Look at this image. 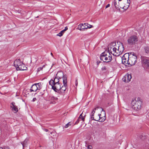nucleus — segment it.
<instances>
[{
  "mask_svg": "<svg viewBox=\"0 0 149 149\" xmlns=\"http://www.w3.org/2000/svg\"><path fill=\"white\" fill-rule=\"evenodd\" d=\"M116 43L115 42H111L108 46V52H111L113 55L118 56L121 54L123 52L124 47L122 43H120L118 47V48L114 47Z\"/></svg>",
  "mask_w": 149,
  "mask_h": 149,
  "instance_id": "1",
  "label": "nucleus"
},
{
  "mask_svg": "<svg viewBox=\"0 0 149 149\" xmlns=\"http://www.w3.org/2000/svg\"><path fill=\"white\" fill-rule=\"evenodd\" d=\"M102 111L103 109L101 107H99L95 108L91 112V119L97 121H100V113H102Z\"/></svg>",
  "mask_w": 149,
  "mask_h": 149,
  "instance_id": "2",
  "label": "nucleus"
},
{
  "mask_svg": "<svg viewBox=\"0 0 149 149\" xmlns=\"http://www.w3.org/2000/svg\"><path fill=\"white\" fill-rule=\"evenodd\" d=\"M124 4H120L119 2L117 3L115 1H114V4L115 7L117 10H120V8L124 9L125 10H126L129 7L130 1V0H124Z\"/></svg>",
  "mask_w": 149,
  "mask_h": 149,
  "instance_id": "3",
  "label": "nucleus"
},
{
  "mask_svg": "<svg viewBox=\"0 0 149 149\" xmlns=\"http://www.w3.org/2000/svg\"><path fill=\"white\" fill-rule=\"evenodd\" d=\"M111 53L108 51H106L102 53L100 55V59L104 62H109L112 60Z\"/></svg>",
  "mask_w": 149,
  "mask_h": 149,
  "instance_id": "4",
  "label": "nucleus"
},
{
  "mask_svg": "<svg viewBox=\"0 0 149 149\" xmlns=\"http://www.w3.org/2000/svg\"><path fill=\"white\" fill-rule=\"evenodd\" d=\"M137 37L135 35H133L129 37L127 39L128 44L131 45H135L138 41Z\"/></svg>",
  "mask_w": 149,
  "mask_h": 149,
  "instance_id": "5",
  "label": "nucleus"
},
{
  "mask_svg": "<svg viewBox=\"0 0 149 149\" xmlns=\"http://www.w3.org/2000/svg\"><path fill=\"white\" fill-rule=\"evenodd\" d=\"M137 60V56L134 53H131L130 54V57L129 64L131 65H134Z\"/></svg>",
  "mask_w": 149,
  "mask_h": 149,
  "instance_id": "6",
  "label": "nucleus"
},
{
  "mask_svg": "<svg viewBox=\"0 0 149 149\" xmlns=\"http://www.w3.org/2000/svg\"><path fill=\"white\" fill-rule=\"evenodd\" d=\"M67 77L66 75H65L63 77V85L61 87L60 91L62 93H64L66 90V87L67 86Z\"/></svg>",
  "mask_w": 149,
  "mask_h": 149,
  "instance_id": "7",
  "label": "nucleus"
},
{
  "mask_svg": "<svg viewBox=\"0 0 149 149\" xmlns=\"http://www.w3.org/2000/svg\"><path fill=\"white\" fill-rule=\"evenodd\" d=\"M130 57L129 53L125 54L122 58V63L125 64H129V60Z\"/></svg>",
  "mask_w": 149,
  "mask_h": 149,
  "instance_id": "8",
  "label": "nucleus"
},
{
  "mask_svg": "<svg viewBox=\"0 0 149 149\" xmlns=\"http://www.w3.org/2000/svg\"><path fill=\"white\" fill-rule=\"evenodd\" d=\"M50 85L52 86V89L55 92H58L60 90L61 86L60 83L54 84L53 85Z\"/></svg>",
  "mask_w": 149,
  "mask_h": 149,
  "instance_id": "9",
  "label": "nucleus"
},
{
  "mask_svg": "<svg viewBox=\"0 0 149 149\" xmlns=\"http://www.w3.org/2000/svg\"><path fill=\"white\" fill-rule=\"evenodd\" d=\"M132 108L136 111L140 109L141 107V103H132Z\"/></svg>",
  "mask_w": 149,
  "mask_h": 149,
  "instance_id": "10",
  "label": "nucleus"
},
{
  "mask_svg": "<svg viewBox=\"0 0 149 149\" xmlns=\"http://www.w3.org/2000/svg\"><path fill=\"white\" fill-rule=\"evenodd\" d=\"M132 78V76L130 74H127L123 78L122 80L125 82H128L130 81Z\"/></svg>",
  "mask_w": 149,
  "mask_h": 149,
  "instance_id": "11",
  "label": "nucleus"
},
{
  "mask_svg": "<svg viewBox=\"0 0 149 149\" xmlns=\"http://www.w3.org/2000/svg\"><path fill=\"white\" fill-rule=\"evenodd\" d=\"M100 115L101 116H100V121H99L103 122L106 119L105 112L103 111H103H102V113H100Z\"/></svg>",
  "mask_w": 149,
  "mask_h": 149,
  "instance_id": "12",
  "label": "nucleus"
},
{
  "mask_svg": "<svg viewBox=\"0 0 149 149\" xmlns=\"http://www.w3.org/2000/svg\"><path fill=\"white\" fill-rule=\"evenodd\" d=\"M143 65L145 68L149 69V60L144 59L142 61Z\"/></svg>",
  "mask_w": 149,
  "mask_h": 149,
  "instance_id": "13",
  "label": "nucleus"
},
{
  "mask_svg": "<svg viewBox=\"0 0 149 149\" xmlns=\"http://www.w3.org/2000/svg\"><path fill=\"white\" fill-rule=\"evenodd\" d=\"M60 79L59 78H57L56 77L54 79H51L49 82V84L50 85H53L54 84L59 83V79Z\"/></svg>",
  "mask_w": 149,
  "mask_h": 149,
  "instance_id": "14",
  "label": "nucleus"
},
{
  "mask_svg": "<svg viewBox=\"0 0 149 149\" xmlns=\"http://www.w3.org/2000/svg\"><path fill=\"white\" fill-rule=\"evenodd\" d=\"M22 63L20 61L19 59H17L14 61V66L16 68L17 70L19 68L18 66H20Z\"/></svg>",
  "mask_w": 149,
  "mask_h": 149,
  "instance_id": "15",
  "label": "nucleus"
},
{
  "mask_svg": "<svg viewBox=\"0 0 149 149\" xmlns=\"http://www.w3.org/2000/svg\"><path fill=\"white\" fill-rule=\"evenodd\" d=\"M22 63L20 61L19 59H17L14 61V66L16 68L17 70L19 68L18 66H20Z\"/></svg>",
  "mask_w": 149,
  "mask_h": 149,
  "instance_id": "16",
  "label": "nucleus"
},
{
  "mask_svg": "<svg viewBox=\"0 0 149 149\" xmlns=\"http://www.w3.org/2000/svg\"><path fill=\"white\" fill-rule=\"evenodd\" d=\"M15 103H11L10 107L12 108V111H13L14 112L16 113L18 111V109L17 106H15Z\"/></svg>",
  "mask_w": 149,
  "mask_h": 149,
  "instance_id": "17",
  "label": "nucleus"
},
{
  "mask_svg": "<svg viewBox=\"0 0 149 149\" xmlns=\"http://www.w3.org/2000/svg\"><path fill=\"white\" fill-rule=\"evenodd\" d=\"M65 74L63 75V72L61 71H58L57 73L56 76L57 78H59L61 79L62 78H63V76H64Z\"/></svg>",
  "mask_w": 149,
  "mask_h": 149,
  "instance_id": "18",
  "label": "nucleus"
},
{
  "mask_svg": "<svg viewBox=\"0 0 149 149\" xmlns=\"http://www.w3.org/2000/svg\"><path fill=\"white\" fill-rule=\"evenodd\" d=\"M36 85V84H35L32 86L30 90L31 92H35L38 89Z\"/></svg>",
  "mask_w": 149,
  "mask_h": 149,
  "instance_id": "19",
  "label": "nucleus"
},
{
  "mask_svg": "<svg viewBox=\"0 0 149 149\" xmlns=\"http://www.w3.org/2000/svg\"><path fill=\"white\" fill-rule=\"evenodd\" d=\"M18 67L19 68L17 70H26L27 69V68L25 66V65L22 63L20 66Z\"/></svg>",
  "mask_w": 149,
  "mask_h": 149,
  "instance_id": "20",
  "label": "nucleus"
},
{
  "mask_svg": "<svg viewBox=\"0 0 149 149\" xmlns=\"http://www.w3.org/2000/svg\"><path fill=\"white\" fill-rule=\"evenodd\" d=\"M77 29L81 31H84V26L83 24L81 23L79 24L78 26Z\"/></svg>",
  "mask_w": 149,
  "mask_h": 149,
  "instance_id": "21",
  "label": "nucleus"
},
{
  "mask_svg": "<svg viewBox=\"0 0 149 149\" xmlns=\"http://www.w3.org/2000/svg\"><path fill=\"white\" fill-rule=\"evenodd\" d=\"M93 27L92 25H90L87 23H84V29L88 28H91Z\"/></svg>",
  "mask_w": 149,
  "mask_h": 149,
  "instance_id": "22",
  "label": "nucleus"
},
{
  "mask_svg": "<svg viewBox=\"0 0 149 149\" xmlns=\"http://www.w3.org/2000/svg\"><path fill=\"white\" fill-rule=\"evenodd\" d=\"M28 141V139H26L23 142H21V144L22 145L23 148L26 146V145L27 144Z\"/></svg>",
  "mask_w": 149,
  "mask_h": 149,
  "instance_id": "23",
  "label": "nucleus"
},
{
  "mask_svg": "<svg viewBox=\"0 0 149 149\" xmlns=\"http://www.w3.org/2000/svg\"><path fill=\"white\" fill-rule=\"evenodd\" d=\"M50 100L51 101V102H56L57 101V100H58V98L52 96L51 97Z\"/></svg>",
  "mask_w": 149,
  "mask_h": 149,
  "instance_id": "24",
  "label": "nucleus"
},
{
  "mask_svg": "<svg viewBox=\"0 0 149 149\" xmlns=\"http://www.w3.org/2000/svg\"><path fill=\"white\" fill-rule=\"evenodd\" d=\"M134 101L138 102H142L141 100H140V99L139 97L136 98L134 99H133L132 101V102H134Z\"/></svg>",
  "mask_w": 149,
  "mask_h": 149,
  "instance_id": "25",
  "label": "nucleus"
},
{
  "mask_svg": "<svg viewBox=\"0 0 149 149\" xmlns=\"http://www.w3.org/2000/svg\"><path fill=\"white\" fill-rule=\"evenodd\" d=\"M36 84H37L36 85L37 86H38V90L40 89L42 87V84L41 83H39Z\"/></svg>",
  "mask_w": 149,
  "mask_h": 149,
  "instance_id": "26",
  "label": "nucleus"
},
{
  "mask_svg": "<svg viewBox=\"0 0 149 149\" xmlns=\"http://www.w3.org/2000/svg\"><path fill=\"white\" fill-rule=\"evenodd\" d=\"M83 114V112L79 116L78 118L79 119L81 120H82L83 121H84V117H83L82 114Z\"/></svg>",
  "mask_w": 149,
  "mask_h": 149,
  "instance_id": "27",
  "label": "nucleus"
},
{
  "mask_svg": "<svg viewBox=\"0 0 149 149\" xmlns=\"http://www.w3.org/2000/svg\"><path fill=\"white\" fill-rule=\"evenodd\" d=\"M86 147H87V149H92V146L90 145H86Z\"/></svg>",
  "mask_w": 149,
  "mask_h": 149,
  "instance_id": "28",
  "label": "nucleus"
},
{
  "mask_svg": "<svg viewBox=\"0 0 149 149\" xmlns=\"http://www.w3.org/2000/svg\"><path fill=\"white\" fill-rule=\"evenodd\" d=\"M71 125V124L70 123V122H69L68 123L65 125V127L66 128H67L68 127L70 126Z\"/></svg>",
  "mask_w": 149,
  "mask_h": 149,
  "instance_id": "29",
  "label": "nucleus"
},
{
  "mask_svg": "<svg viewBox=\"0 0 149 149\" xmlns=\"http://www.w3.org/2000/svg\"><path fill=\"white\" fill-rule=\"evenodd\" d=\"M63 33L61 31L60 33H59L58 34H57V36H59L60 37H61L63 36Z\"/></svg>",
  "mask_w": 149,
  "mask_h": 149,
  "instance_id": "30",
  "label": "nucleus"
},
{
  "mask_svg": "<svg viewBox=\"0 0 149 149\" xmlns=\"http://www.w3.org/2000/svg\"><path fill=\"white\" fill-rule=\"evenodd\" d=\"M145 51L146 53H148L149 52V47H146L145 48Z\"/></svg>",
  "mask_w": 149,
  "mask_h": 149,
  "instance_id": "31",
  "label": "nucleus"
},
{
  "mask_svg": "<svg viewBox=\"0 0 149 149\" xmlns=\"http://www.w3.org/2000/svg\"><path fill=\"white\" fill-rule=\"evenodd\" d=\"M68 29V27L67 26H66L65 28V29L61 31H62V32L63 33H64Z\"/></svg>",
  "mask_w": 149,
  "mask_h": 149,
  "instance_id": "32",
  "label": "nucleus"
},
{
  "mask_svg": "<svg viewBox=\"0 0 149 149\" xmlns=\"http://www.w3.org/2000/svg\"><path fill=\"white\" fill-rule=\"evenodd\" d=\"M102 71H105L107 70V68L106 66H104L102 68Z\"/></svg>",
  "mask_w": 149,
  "mask_h": 149,
  "instance_id": "33",
  "label": "nucleus"
},
{
  "mask_svg": "<svg viewBox=\"0 0 149 149\" xmlns=\"http://www.w3.org/2000/svg\"><path fill=\"white\" fill-rule=\"evenodd\" d=\"M81 121L80 119L79 118H78L77 121L75 123V124H77L79 122V121Z\"/></svg>",
  "mask_w": 149,
  "mask_h": 149,
  "instance_id": "34",
  "label": "nucleus"
},
{
  "mask_svg": "<svg viewBox=\"0 0 149 149\" xmlns=\"http://www.w3.org/2000/svg\"><path fill=\"white\" fill-rule=\"evenodd\" d=\"M44 65L43 66V67H41L39 68H38V71H40L41 70H42V68H43V67H44Z\"/></svg>",
  "mask_w": 149,
  "mask_h": 149,
  "instance_id": "35",
  "label": "nucleus"
},
{
  "mask_svg": "<svg viewBox=\"0 0 149 149\" xmlns=\"http://www.w3.org/2000/svg\"><path fill=\"white\" fill-rule=\"evenodd\" d=\"M38 100V99H37L36 98H34L32 100V102H35L36 101V100Z\"/></svg>",
  "mask_w": 149,
  "mask_h": 149,
  "instance_id": "36",
  "label": "nucleus"
},
{
  "mask_svg": "<svg viewBox=\"0 0 149 149\" xmlns=\"http://www.w3.org/2000/svg\"><path fill=\"white\" fill-rule=\"evenodd\" d=\"M3 149H10V148L8 146H5L4 147Z\"/></svg>",
  "mask_w": 149,
  "mask_h": 149,
  "instance_id": "37",
  "label": "nucleus"
},
{
  "mask_svg": "<svg viewBox=\"0 0 149 149\" xmlns=\"http://www.w3.org/2000/svg\"><path fill=\"white\" fill-rule=\"evenodd\" d=\"M78 84L77 80L76 79L75 81V85L77 86Z\"/></svg>",
  "mask_w": 149,
  "mask_h": 149,
  "instance_id": "38",
  "label": "nucleus"
},
{
  "mask_svg": "<svg viewBox=\"0 0 149 149\" xmlns=\"http://www.w3.org/2000/svg\"><path fill=\"white\" fill-rule=\"evenodd\" d=\"M109 6H110V5H109V4H108L106 6V7H105V8H107L108 7H109Z\"/></svg>",
  "mask_w": 149,
  "mask_h": 149,
  "instance_id": "39",
  "label": "nucleus"
},
{
  "mask_svg": "<svg viewBox=\"0 0 149 149\" xmlns=\"http://www.w3.org/2000/svg\"><path fill=\"white\" fill-rule=\"evenodd\" d=\"M19 99H20V100L21 101H20V102H22V101H23V99H21V97H19Z\"/></svg>",
  "mask_w": 149,
  "mask_h": 149,
  "instance_id": "40",
  "label": "nucleus"
},
{
  "mask_svg": "<svg viewBox=\"0 0 149 149\" xmlns=\"http://www.w3.org/2000/svg\"><path fill=\"white\" fill-rule=\"evenodd\" d=\"M40 93V94H41ZM43 95V93H42V94H40L39 95H38L39 96H40L42 97Z\"/></svg>",
  "mask_w": 149,
  "mask_h": 149,
  "instance_id": "41",
  "label": "nucleus"
},
{
  "mask_svg": "<svg viewBox=\"0 0 149 149\" xmlns=\"http://www.w3.org/2000/svg\"><path fill=\"white\" fill-rule=\"evenodd\" d=\"M44 130L46 132H47L48 131V130L47 129H45Z\"/></svg>",
  "mask_w": 149,
  "mask_h": 149,
  "instance_id": "42",
  "label": "nucleus"
},
{
  "mask_svg": "<svg viewBox=\"0 0 149 149\" xmlns=\"http://www.w3.org/2000/svg\"><path fill=\"white\" fill-rule=\"evenodd\" d=\"M0 149H3V148L2 147H0Z\"/></svg>",
  "mask_w": 149,
  "mask_h": 149,
  "instance_id": "43",
  "label": "nucleus"
},
{
  "mask_svg": "<svg viewBox=\"0 0 149 149\" xmlns=\"http://www.w3.org/2000/svg\"><path fill=\"white\" fill-rule=\"evenodd\" d=\"M51 54L52 56L53 55V54L52 53H51Z\"/></svg>",
  "mask_w": 149,
  "mask_h": 149,
  "instance_id": "44",
  "label": "nucleus"
},
{
  "mask_svg": "<svg viewBox=\"0 0 149 149\" xmlns=\"http://www.w3.org/2000/svg\"><path fill=\"white\" fill-rule=\"evenodd\" d=\"M122 0H118V1H121Z\"/></svg>",
  "mask_w": 149,
  "mask_h": 149,
  "instance_id": "45",
  "label": "nucleus"
}]
</instances>
